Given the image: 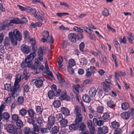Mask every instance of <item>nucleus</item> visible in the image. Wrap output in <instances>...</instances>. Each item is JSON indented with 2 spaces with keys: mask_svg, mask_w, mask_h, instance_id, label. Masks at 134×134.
<instances>
[{
  "mask_svg": "<svg viewBox=\"0 0 134 134\" xmlns=\"http://www.w3.org/2000/svg\"><path fill=\"white\" fill-rule=\"evenodd\" d=\"M9 35L12 44L14 45L17 44L16 40L20 41L21 40V35L19 31L16 29L10 32Z\"/></svg>",
  "mask_w": 134,
  "mask_h": 134,
  "instance_id": "obj_1",
  "label": "nucleus"
},
{
  "mask_svg": "<svg viewBox=\"0 0 134 134\" xmlns=\"http://www.w3.org/2000/svg\"><path fill=\"white\" fill-rule=\"evenodd\" d=\"M35 56L36 54L34 52L28 55L25 59V61L23 62L22 63L21 65V67L23 68L26 67H30L32 64L31 61Z\"/></svg>",
  "mask_w": 134,
  "mask_h": 134,
  "instance_id": "obj_2",
  "label": "nucleus"
},
{
  "mask_svg": "<svg viewBox=\"0 0 134 134\" xmlns=\"http://www.w3.org/2000/svg\"><path fill=\"white\" fill-rule=\"evenodd\" d=\"M21 79L18 78H16L14 84V86L11 90V95L13 97H15L17 94L21 90V88L18 85Z\"/></svg>",
  "mask_w": 134,
  "mask_h": 134,
  "instance_id": "obj_3",
  "label": "nucleus"
},
{
  "mask_svg": "<svg viewBox=\"0 0 134 134\" xmlns=\"http://www.w3.org/2000/svg\"><path fill=\"white\" fill-rule=\"evenodd\" d=\"M49 32L46 30L44 31L42 33L43 37L41 38L42 41L43 42H46L49 43H52L53 41L51 35H49Z\"/></svg>",
  "mask_w": 134,
  "mask_h": 134,
  "instance_id": "obj_4",
  "label": "nucleus"
},
{
  "mask_svg": "<svg viewBox=\"0 0 134 134\" xmlns=\"http://www.w3.org/2000/svg\"><path fill=\"white\" fill-rule=\"evenodd\" d=\"M32 81L37 88H40L43 86L44 79L42 77H37L33 79Z\"/></svg>",
  "mask_w": 134,
  "mask_h": 134,
  "instance_id": "obj_5",
  "label": "nucleus"
},
{
  "mask_svg": "<svg viewBox=\"0 0 134 134\" xmlns=\"http://www.w3.org/2000/svg\"><path fill=\"white\" fill-rule=\"evenodd\" d=\"M55 122V118L53 116H49L48 119V124L46 125L48 129L49 130L54 125Z\"/></svg>",
  "mask_w": 134,
  "mask_h": 134,
  "instance_id": "obj_6",
  "label": "nucleus"
},
{
  "mask_svg": "<svg viewBox=\"0 0 134 134\" xmlns=\"http://www.w3.org/2000/svg\"><path fill=\"white\" fill-rule=\"evenodd\" d=\"M22 52L24 53L28 54L30 51L31 47L25 44H22L21 47Z\"/></svg>",
  "mask_w": 134,
  "mask_h": 134,
  "instance_id": "obj_7",
  "label": "nucleus"
},
{
  "mask_svg": "<svg viewBox=\"0 0 134 134\" xmlns=\"http://www.w3.org/2000/svg\"><path fill=\"white\" fill-rule=\"evenodd\" d=\"M93 121L94 125L95 126H101L103 125L104 124V122L103 120H98L96 118H93Z\"/></svg>",
  "mask_w": 134,
  "mask_h": 134,
  "instance_id": "obj_8",
  "label": "nucleus"
},
{
  "mask_svg": "<svg viewBox=\"0 0 134 134\" xmlns=\"http://www.w3.org/2000/svg\"><path fill=\"white\" fill-rule=\"evenodd\" d=\"M108 128L106 126H103L102 128H98V131L99 133L104 134L107 133L108 132Z\"/></svg>",
  "mask_w": 134,
  "mask_h": 134,
  "instance_id": "obj_9",
  "label": "nucleus"
},
{
  "mask_svg": "<svg viewBox=\"0 0 134 134\" xmlns=\"http://www.w3.org/2000/svg\"><path fill=\"white\" fill-rule=\"evenodd\" d=\"M96 92V88L94 87H92L90 89L88 93L90 97H94L95 96Z\"/></svg>",
  "mask_w": 134,
  "mask_h": 134,
  "instance_id": "obj_10",
  "label": "nucleus"
},
{
  "mask_svg": "<svg viewBox=\"0 0 134 134\" xmlns=\"http://www.w3.org/2000/svg\"><path fill=\"white\" fill-rule=\"evenodd\" d=\"M126 34L127 35V37L129 42L131 44L133 43V40L134 39V37L132 33L130 32H127Z\"/></svg>",
  "mask_w": 134,
  "mask_h": 134,
  "instance_id": "obj_11",
  "label": "nucleus"
},
{
  "mask_svg": "<svg viewBox=\"0 0 134 134\" xmlns=\"http://www.w3.org/2000/svg\"><path fill=\"white\" fill-rule=\"evenodd\" d=\"M76 35L74 33H72L70 34L68 37L69 40L71 42H75L76 41Z\"/></svg>",
  "mask_w": 134,
  "mask_h": 134,
  "instance_id": "obj_12",
  "label": "nucleus"
},
{
  "mask_svg": "<svg viewBox=\"0 0 134 134\" xmlns=\"http://www.w3.org/2000/svg\"><path fill=\"white\" fill-rule=\"evenodd\" d=\"M121 118L124 120H127L130 117V113L129 111H125L121 114Z\"/></svg>",
  "mask_w": 134,
  "mask_h": 134,
  "instance_id": "obj_13",
  "label": "nucleus"
},
{
  "mask_svg": "<svg viewBox=\"0 0 134 134\" xmlns=\"http://www.w3.org/2000/svg\"><path fill=\"white\" fill-rule=\"evenodd\" d=\"M16 128L13 125L9 124L7 127V132L9 133H13Z\"/></svg>",
  "mask_w": 134,
  "mask_h": 134,
  "instance_id": "obj_14",
  "label": "nucleus"
},
{
  "mask_svg": "<svg viewBox=\"0 0 134 134\" xmlns=\"http://www.w3.org/2000/svg\"><path fill=\"white\" fill-rule=\"evenodd\" d=\"M10 26L9 24V21L8 20H5L3 22V25L0 26V30H2L5 29L7 27H8Z\"/></svg>",
  "mask_w": 134,
  "mask_h": 134,
  "instance_id": "obj_15",
  "label": "nucleus"
},
{
  "mask_svg": "<svg viewBox=\"0 0 134 134\" xmlns=\"http://www.w3.org/2000/svg\"><path fill=\"white\" fill-rule=\"evenodd\" d=\"M43 52L41 48H39L38 54V59L41 61L42 62L43 59Z\"/></svg>",
  "mask_w": 134,
  "mask_h": 134,
  "instance_id": "obj_16",
  "label": "nucleus"
},
{
  "mask_svg": "<svg viewBox=\"0 0 134 134\" xmlns=\"http://www.w3.org/2000/svg\"><path fill=\"white\" fill-rule=\"evenodd\" d=\"M108 106L111 108H113L116 105V104L113 100H111L107 102Z\"/></svg>",
  "mask_w": 134,
  "mask_h": 134,
  "instance_id": "obj_17",
  "label": "nucleus"
},
{
  "mask_svg": "<svg viewBox=\"0 0 134 134\" xmlns=\"http://www.w3.org/2000/svg\"><path fill=\"white\" fill-rule=\"evenodd\" d=\"M79 127V124L77 123L71 124L69 126V129L71 130H75L78 129Z\"/></svg>",
  "mask_w": 134,
  "mask_h": 134,
  "instance_id": "obj_18",
  "label": "nucleus"
},
{
  "mask_svg": "<svg viewBox=\"0 0 134 134\" xmlns=\"http://www.w3.org/2000/svg\"><path fill=\"white\" fill-rule=\"evenodd\" d=\"M66 91H64L62 93V94L59 97V99L61 100H67L68 99V96L66 93Z\"/></svg>",
  "mask_w": 134,
  "mask_h": 134,
  "instance_id": "obj_19",
  "label": "nucleus"
},
{
  "mask_svg": "<svg viewBox=\"0 0 134 134\" xmlns=\"http://www.w3.org/2000/svg\"><path fill=\"white\" fill-rule=\"evenodd\" d=\"M61 111L62 113L65 115H69L70 114V111L66 108L63 107L61 109Z\"/></svg>",
  "mask_w": 134,
  "mask_h": 134,
  "instance_id": "obj_20",
  "label": "nucleus"
},
{
  "mask_svg": "<svg viewBox=\"0 0 134 134\" xmlns=\"http://www.w3.org/2000/svg\"><path fill=\"white\" fill-rule=\"evenodd\" d=\"M76 116L75 122V123H77L79 124V123L81 122L82 121V115L81 114H80L76 115Z\"/></svg>",
  "mask_w": 134,
  "mask_h": 134,
  "instance_id": "obj_21",
  "label": "nucleus"
},
{
  "mask_svg": "<svg viewBox=\"0 0 134 134\" xmlns=\"http://www.w3.org/2000/svg\"><path fill=\"white\" fill-rule=\"evenodd\" d=\"M48 95L50 99H52L55 97V93L53 90H50L48 92Z\"/></svg>",
  "mask_w": 134,
  "mask_h": 134,
  "instance_id": "obj_22",
  "label": "nucleus"
},
{
  "mask_svg": "<svg viewBox=\"0 0 134 134\" xmlns=\"http://www.w3.org/2000/svg\"><path fill=\"white\" fill-rule=\"evenodd\" d=\"M80 87L79 85H75L73 88L74 92L77 96H78L79 94V90Z\"/></svg>",
  "mask_w": 134,
  "mask_h": 134,
  "instance_id": "obj_23",
  "label": "nucleus"
},
{
  "mask_svg": "<svg viewBox=\"0 0 134 134\" xmlns=\"http://www.w3.org/2000/svg\"><path fill=\"white\" fill-rule=\"evenodd\" d=\"M129 108V104L126 102L123 103L121 104V108L123 110H125Z\"/></svg>",
  "mask_w": 134,
  "mask_h": 134,
  "instance_id": "obj_24",
  "label": "nucleus"
},
{
  "mask_svg": "<svg viewBox=\"0 0 134 134\" xmlns=\"http://www.w3.org/2000/svg\"><path fill=\"white\" fill-rule=\"evenodd\" d=\"M81 110L80 109L77 105L75 107L74 113L76 115L81 114L80 113Z\"/></svg>",
  "mask_w": 134,
  "mask_h": 134,
  "instance_id": "obj_25",
  "label": "nucleus"
},
{
  "mask_svg": "<svg viewBox=\"0 0 134 134\" xmlns=\"http://www.w3.org/2000/svg\"><path fill=\"white\" fill-rule=\"evenodd\" d=\"M83 101L89 103L91 101V98L87 94H85L82 97Z\"/></svg>",
  "mask_w": 134,
  "mask_h": 134,
  "instance_id": "obj_26",
  "label": "nucleus"
},
{
  "mask_svg": "<svg viewBox=\"0 0 134 134\" xmlns=\"http://www.w3.org/2000/svg\"><path fill=\"white\" fill-rule=\"evenodd\" d=\"M59 128L57 126H54L51 129V132L52 134H55L57 133L59 131Z\"/></svg>",
  "mask_w": 134,
  "mask_h": 134,
  "instance_id": "obj_27",
  "label": "nucleus"
},
{
  "mask_svg": "<svg viewBox=\"0 0 134 134\" xmlns=\"http://www.w3.org/2000/svg\"><path fill=\"white\" fill-rule=\"evenodd\" d=\"M79 60L80 63L82 65L84 66L86 65L87 61L85 58H81L79 59Z\"/></svg>",
  "mask_w": 134,
  "mask_h": 134,
  "instance_id": "obj_28",
  "label": "nucleus"
},
{
  "mask_svg": "<svg viewBox=\"0 0 134 134\" xmlns=\"http://www.w3.org/2000/svg\"><path fill=\"white\" fill-rule=\"evenodd\" d=\"M60 122L61 126L65 127L67 125L68 122L67 120L64 119L60 120Z\"/></svg>",
  "mask_w": 134,
  "mask_h": 134,
  "instance_id": "obj_29",
  "label": "nucleus"
},
{
  "mask_svg": "<svg viewBox=\"0 0 134 134\" xmlns=\"http://www.w3.org/2000/svg\"><path fill=\"white\" fill-rule=\"evenodd\" d=\"M28 115L31 118H34V117L35 113L32 109H30L27 111Z\"/></svg>",
  "mask_w": 134,
  "mask_h": 134,
  "instance_id": "obj_30",
  "label": "nucleus"
},
{
  "mask_svg": "<svg viewBox=\"0 0 134 134\" xmlns=\"http://www.w3.org/2000/svg\"><path fill=\"white\" fill-rule=\"evenodd\" d=\"M19 24V19L18 18L13 19L11 20L9 24H10V26L12 24Z\"/></svg>",
  "mask_w": 134,
  "mask_h": 134,
  "instance_id": "obj_31",
  "label": "nucleus"
},
{
  "mask_svg": "<svg viewBox=\"0 0 134 134\" xmlns=\"http://www.w3.org/2000/svg\"><path fill=\"white\" fill-rule=\"evenodd\" d=\"M26 110L24 108H22L19 111V113L20 115L22 116L25 115L27 113Z\"/></svg>",
  "mask_w": 134,
  "mask_h": 134,
  "instance_id": "obj_32",
  "label": "nucleus"
},
{
  "mask_svg": "<svg viewBox=\"0 0 134 134\" xmlns=\"http://www.w3.org/2000/svg\"><path fill=\"white\" fill-rule=\"evenodd\" d=\"M87 69L93 74L95 73L96 70L95 67L94 66H91L90 68H88Z\"/></svg>",
  "mask_w": 134,
  "mask_h": 134,
  "instance_id": "obj_33",
  "label": "nucleus"
},
{
  "mask_svg": "<svg viewBox=\"0 0 134 134\" xmlns=\"http://www.w3.org/2000/svg\"><path fill=\"white\" fill-rule=\"evenodd\" d=\"M111 126L113 128H117L119 127V122L116 121H113L111 123Z\"/></svg>",
  "mask_w": 134,
  "mask_h": 134,
  "instance_id": "obj_34",
  "label": "nucleus"
},
{
  "mask_svg": "<svg viewBox=\"0 0 134 134\" xmlns=\"http://www.w3.org/2000/svg\"><path fill=\"white\" fill-rule=\"evenodd\" d=\"M37 113L38 114H41L42 113L43 108L40 106H37L36 108Z\"/></svg>",
  "mask_w": 134,
  "mask_h": 134,
  "instance_id": "obj_35",
  "label": "nucleus"
},
{
  "mask_svg": "<svg viewBox=\"0 0 134 134\" xmlns=\"http://www.w3.org/2000/svg\"><path fill=\"white\" fill-rule=\"evenodd\" d=\"M4 88L5 90L9 91L10 90L11 91V90L13 88V87L11 88V86L10 84H8L6 83L4 85Z\"/></svg>",
  "mask_w": 134,
  "mask_h": 134,
  "instance_id": "obj_36",
  "label": "nucleus"
},
{
  "mask_svg": "<svg viewBox=\"0 0 134 134\" xmlns=\"http://www.w3.org/2000/svg\"><path fill=\"white\" fill-rule=\"evenodd\" d=\"M53 105L54 107L59 108L60 105V103L59 101L55 100L53 103Z\"/></svg>",
  "mask_w": 134,
  "mask_h": 134,
  "instance_id": "obj_37",
  "label": "nucleus"
},
{
  "mask_svg": "<svg viewBox=\"0 0 134 134\" xmlns=\"http://www.w3.org/2000/svg\"><path fill=\"white\" fill-rule=\"evenodd\" d=\"M69 66H73L76 64V63L74 60L73 59H70L69 61Z\"/></svg>",
  "mask_w": 134,
  "mask_h": 134,
  "instance_id": "obj_38",
  "label": "nucleus"
},
{
  "mask_svg": "<svg viewBox=\"0 0 134 134\" xmlns=\"http://www.w3.org/2000/svg\"><path fill=\"white\" fill-rule=\"evenodd\" d=\"M33 129L35 132H38L39 130V128L36 124L34 123L32 124Z\"/></svg>",
  "mask_w": 134,
  "mask_h": 134,
  "instance_id": "obj_39",
  "label": "nucleus"
},
{
  "mask_svg": "<svg viewBox=\"0 0 134 134\" xmlns=\"http://www.w3.org/2000/svg\"><path fill=\"white\" fill-rule=\"evenodd\" d=\"M2 116L6 120H8L10 117L9 114L7 112L4 113L3 114Z\"/></svg>",
  "mask_w": 134,
  "mask_h": 134,
  "instance_id": "obj_40",
  "label": "nucleus"
},
{
  "mask_svg": "<svg viewBox=\"0 0 134 134\" xmlns=\"http://www.w3.org/2000/svg\"><path fill=\"white\" fill-rule=\"evenodd\" d=\"M16 123L17 126L19 127H21L23 126V124L22 121L19 119H18L16 121Z\"/></svg>",
  "mask_w": 134,
  "mask_h": 134,
  "instance_id": "obj_41",
  "label": "nucleus"
},
{
  "mask_svg": "<svg viewBox=\"0 0 134 134\" xmlns=\"http://www.w3.org/2000/svg\"><path fill=\"white\" fill-rule=\"evenodd\" d=\"M103 89L106 92H108L110 89V86L105 83H104Z\"/></svg>",
  "mask_w": 134,
  "mask_h": 134,
  "instance_id": "obj_42",
  "label": "nucleus"
},
{
  "mask_svg": "<svg viewBox=\"0 0 134 134\" xmlns=\"http://www.w3.org/2000/svg\"><path fill=\"white\" fill-rule=\"evenodd\" d=\"M56 75L59 83L60 84H61L63 82V80L62 79L60 74L59 72H58L56 74Z\"/></svg>",
  "mask_w": 134,
  "mask_h": 134,
  "instance_id": "obj_43",
  "label": "nucleus"
},
{
  "mask_svg": "<svg viewBox=\"0 0 134 134\" xmlns=\"http://www.w3.org/2000/svg\"><path fill=\"white\" fill-rule=\"evenodd\" d=\"M25 10H26L28 12L31 13H34L35 11V9H32L30 7H26V8H25Z\"/></svg>",
  "mask_w": 134,
  "mask_h": 134,
  "instance_id": "obj_44",
  "label": "nucleus"
},
{
  "mask_svg": "<svg viewBox=\"0 0 134 134\" xmlns=\"http://www.w3.org/2000/svg\"><path fill=\"white\" fill-rule=\"evenodd\" d=\"M23 131L25 134H30L31 133L30 129L28 127H25Z\"/></svg>",
  "mask_w": 134,
  "mask_h": 134,
  "instance_id": "obj_45",
  "label": "nucleus"
},
{
  "mask_svg": "<svg viewBox=\"0 0 134 134\" xmlns=\"http://www.w3.org/2000/svg\"><path fill=\"white\" fill-rule=\"evenodd\" d=\"M102 14L104 16H107L109 15V11L106 8H105L103 11Z\"/></svg>",
  "mask_w": 134,
  "mask_h": 134,
  "instance_id": "obj_46",
  "label": "nucleus"
},
{
  "mask_svg": "<svg viewBox=\"0 0 134 134\" xmlns=\"http://www.w3.org/2000/svg\"><path fill=\"white\" fill-rule=\"evenodd\" d=\"M110 118V116L108 113H104L103 116V119L104 120L109 119Z\"/></svg>",
  "mask_w": 134,
  "mask_h": 134,
  "instance_id": "obj_47",
  "label": "nucleus"
},
{
  "mask_svg": "<svg viewBox=\"0 0 134 134\" xmlns=\"http://www.w3.org/2000/svg\"><path fill=\"white\" fill-rule=\"evenodd\" d=\"M85 47V44L83 42H81L79 45V48L80 51L83 52L84 51Z\"/></svg>",
  "mask_w": 134,
  "mask_h": 134,
  "instance_id": "obj_48",
  "label": "nucleus"
},
{
  "mask_svg": "<svg viewBox=\"0 0 134 134\" xmlns=\"http://www.w3.org/2000/svg\"><path fill=\"white\" fill-rule=\"evenodd\" d=\"M56 118L57 120L60 121L63 119V116L62 114L60 113L57 114L56 115Z\"/></svg>",
  "mask_w": 134,
  "mask_h": 134,
  "instance_id": "obj_49",
  "label": "nucleus"
},
{
  "mask_svg": "<svg viewBox=\"0 0 134 134\" xmlns=\"http://www.w3.org/2000/svg\"><path fill=\"white\" fill-rule=\"evenodd\" d=\"M40 129H41V131L42 133H46L48 132V128H42L40 127H39Z\"/></svg>",
  "mask_w": 134,
  "mask_h": 134,
  "instance_id": "obj_50",
  "label": "nucleus"
},
{
  "mask_svg": "<svg viewBox=\"0 0 134 134\" xmlns=\"http://www.w3.org/2000/svg\"><path fill=\"white\" fill-rule=\"evenodd\" d=\"M97 112L99 113H102L104 111V108L102 106H99L97 109Z\"/></svg>",
  "mask_w": 134,
  "mask_h": 134,
  "instance_id": "obj_51",
  "label": "nucleus"
},
{
  "mask_svg": "<svg viewBox=\"0 0 134 134\" xmlns=\"http://www.w3.org/2000/svg\"><path fill=\"white\" fill-rule=\"evenodd\" d=\"M59 60L58 63V64L59 66V68H61L63 65V59L62 57H60L59 58Z\"/></svg>",
  "mask_w": 134,
  "mask_h": 134,
  "instance_id": "obj_52",
  "label": "nucleus"
},
{
  "mask_svg": "<svg viewBox=\"0 0 134 134\" xmlns=\"http://www.w3.org/2000/svg\"><path fill=\"white\" fill-rule=\"evenodd\" d=\"M24 98L22 96L19 97L17 102L18 103L20 104H21L24 102Z\"/></svg>",
  "mask_w": 134,
  "mask_h": 134,
  "instance_id": "obj_53",
  "label": "nucleus"
},
{
  "mask_svg": "<svg viewBox=\"0 0 134 134\" xmlns=\"http://www.w3.org/2000/svg\"><path fill=\"white\" fill-rule=\"evenodd\" d=\"M13 133V134H22V132L20 129L16 128Z\"/></svg>",
  "mask_w": 134,
  "mask_h": 134,
  "instance_id": "obj_54",
  "label": "nucleus"
},
{
  "mask_svg": "<svg viewBox=\"0 0 134 134\" xmlns=\"http://www.w3.org/2000/svg\"><path fill=\"white\" fill-rule=\"evenodd\" d=\"M69 14L67 13H57V15L59 17H62L64 15H69Z\"/></svg>",
  "mask_w": 134,
  "mask_h": 134,
  "instance_id": "obj_55",
  "label": "nucleus"
},
{
  "mask_svg": "<svg viewBox=\"0 0 134 134\" xmlns=\"http://www.w3.org/2000/svg\"><path fill=\"white\" fill-rule=\"evenodd\" d=\"M114 46L116 49H118V46L119 45V43L118 41L115 39H114Z\"/></svg>",
  "mask_w": 134,
  "mask_h": 134,
  "instance_id": "obj_56",
  "label": "nucleus"
},
{
  "mask_svg": "<svg viewBox=\"0 0 134 134\" xmlns=\"http://www.w3.org/2000/svg\"><path fill=\"white\" fill-rule=\"evenodd\" d=\"M12 118L13 120L17 121L18 119H19V117L17 114H14L12 116Z\"/></svg>",
  "mask_w": 134,
  "mask_h": 134,
  "instance_id": "obj_57",
  "label": "nucleus"
},
{
  "mask_svg": "<svg viewBox=\"0 0 134 134\" xmlns=\"http://www.w3.org/2000/svg\"><path fill=\"white\" fill-rule=\"evenodd\" d=\"M86 72L85 76L87 78L89 77L92 75L93 74L87 69L86 70Z\"/></svg>",
  "mask_w": 134,
  "mask_h": 134,
  "instance_id": "obj_58",
  "label": "nucleus"
},
{
  "mask_svg": "<svg viewBox=\"0 0 134 134\" xmlns=\"http://www.w3.org/2000/svg\"><path fill=\"white\" fill-rule=\"evenodd\" d=\"M73 30L75 31L80 32H83V30L82 29H81L75 26L73 28Z\"/></svg>",
  "mask_w": 134,
  "mask_h": 134,
  "instance_id": "obj_59",
  "label": "nucleus"
},
{
  "mask_svg": "<svg viewBox=\"0 0 134 134\" xmlns=\"http://www.w3.org/2000/svg\"><path fill=\"white\" fill-rule=\"evenodd\" d=\"M93 81V80L92 79H88L85 80L83 82V83L85 85H87L89 84V83L92 82Z\"/></svg>",
  "mask_w": 134,
  "mask_h": 134,
  "instance_id": "obj_60",
  "label": "nucleus"
},
{
  "mask_svg": "<svg viewBox=\"0 0 134 134\" xmlns=\"http://www.w3.org/2000/svg\"><path fill=\"white\" fill-rule=\"evenodd\" d=\"M88 128L91 134H94V132H95V130L94 126H93Z\"/></svg>",
  "mask_w": 134,
  "mask_h": 134,
  "instance_id": "obj_61",
  "label": "nucleus"
},
{
  "mask_svg": "<svg viewBox=\"0 0 134 134\" xmlns=\"http://www.w3.org/2000/svg\"><path fill=\"white\" fill-rule=\"evenodd\" d=\"M35 11V12H34V13H33L32 14H33L35 17L36 18L38 19L40 17V15L38 14V13L37 12L36 10V9Z\"/></svg>",
  "mask_w": 134,
  "mask_h": 134,
  "instance_id": "obj_62",
  "label": "nucleus"
},
{
  "mask_svg": "<svg viewBox=\"0 0 134 134\" xmlns=\"http://www.w3.org/2000/svg\"><path fill=\"white\" fill-rule=\"evenodd\" d=\"M67 130L64 129H62L59 132V134H67Z\"/></svg>",
  "mask_w": 134,
  "mask_h": 134,
  "instance_id": "obj_63",
  "label": "nucleus"
},
{
  "mask_svg": "<svg viewBox=\"0 0 134 134\" xmlns=\"http://www.w3.org/2000/svg\"><path fill=\"white\" fill-rule=\"evenodd\" d=\"M121 131L119 129L115 130L114 132V134H121Z\"/></svg>",
  "mask_w": 134,
  "mask_h": 134,
  "instance_id": "obj_64",
  "label": "nucleus"
}]
</instances>
